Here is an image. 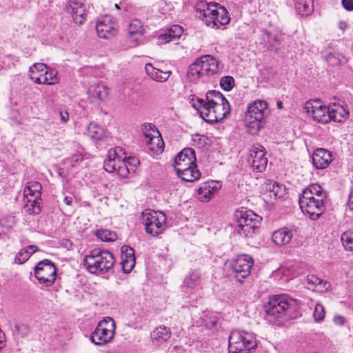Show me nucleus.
<instances>
[{"mask_svg":"<svg viewBox=\"0 0 353 353\" xmlns=\"http://www.w3.org/2000/svg\"><path fill=\"white\" fill-rule=\"evenodd\" d=\"M191 100L192 107L209 123L220 122L230 114V103L219 91H208L205 99L192 97Z\"/></svg>","mask_w":353,"mask_h":353,"instance_id":"nucleus-1","label":"nucleus"},{"mask_svg":"<svg viewBox=\"0 0 353 353\" xmlns=\"http://www.w3.org/2000/svg\"><path fill=\"white\" fill-rule=\"evenodd\" d=\"M327 192L316 183L305 188L299 197V205L303 214L312 220H317L325 212Z\"/></svg>","mask_w":353,"mask_h":353,"instance_id":"nucleus-2","label":"nucleus"},{"mask_svg":"<svg viewBox=\"0 0 353 353\" xmlns=\"http://www.w3.org/2000/svg\"><path fill=\"white\" fill-rule=\"evenodd\" d=\"M298 309L297 301L286 294L270 296L264 310L270 321L286 320L293 318Z\"/></svg>","mask_w":353,"mask_h":353,"instance_id":"nucleus-3","label":"nucleus"},{"mask_svg":"<svg viewBox=\"0 0 353 353\" xmlns=\"http://www.w3.org/2000/svg\"><path fill=\"white\" fill-rule=\"evenodd\" d=\"M196 17L212 28H219L228 24L230 18L227 10L216 3L200 1L196 7Z\"/></svg>","mask_w":353,"mask_h":353,"instance_id":"nucleus-4","label":"nucleus"},{"mask_svg":"<svg viewBox=\"0 0 353 353\" xmlns=\"http://www.w3.org/2000/svg\"><path fill=\"white\" fill-rule=\"evenodd\" d=\"M115 263L111 252L108 250L94 249L84 256L83 265L91 274L105 273L110 270Z\"/></svg>","mask_w":353,"mask_h":353,"instance_id":"nucleus-5","label":"nucleus"},{"mask_svg":"<svg viewBox=\"0 0 353 353\" xmlns=\"http://www.w3.org/2000/svg\"><path fill=\"white\" fill-rule=\"evenodd\" d=\"M219 61L211 55H204L196 59L189 66L187 72L188 79L192 82H197L200 79L212 77L219 73Z\"/></svg>","mask_w":353,"mask_h":353,"instance_id":"nucleus-6","label":"nucleus"},{"mask_svg":"<svg viewBox=\"0 0 353 353\" xmlns=\"http://www.w3.org/2000/svg\"><path fill=\"white\" fill-rule=\"evenodd\" d=\"M255 336L248 332L233 330L229 336L228 350L230 353H248L256 347Z\"/></svg>","mask_w":353,"mask_h":353,"instance_id":"nucleus-7","label":"nucleus"},{"mask_svg":"<svg viewBox=\"0 0 353 353\" xmlns=\"http://www.w3.org/2000/svg\"><path fill=\"white\" fill-rule=\"evenodd\" d=\"M254 265L252 257L248 254L239 255L234 260L225 265L228 276L234 278L237 281L243 283V279L250 274Z\"/></svg>","mask_w":353,"mask_h":353,"instance_id":"nucleus-8","label":"nucleus"},{"mask_svg":"<svg viewBox=\"0 0 353 353\" xmlns=\"http://www.w3.org/2000/svg\"><path fill=\"white\" fill-rule=\"evenodd\" d=\"M268 104L265 101L256 100L248 108L245 114V125L256 131L261 128V122L268 113Z\"/></svg>","mask_w":353,"mask_h":353,"instance_id":"nucleus-9","label":"nucleus"},{"mask_svg":"<svg viewBox=\"0 0 353 353\" xmlns=\"http://www.w3.org/2000/svg\"><path fill=\"white\" fill-rule=\"evenodd\" d=\"M167 218L164 213L150 210L143 212V223L147 233L153 236L162 234L166 228Z\"/></svg>","mask_w":353,"mask_h":353,"instance_id":"nucleus-10","label":"nucleus"},{"mask_svg":"<svg viewBox=\"0 0 353 353\" xmlns=\"http://www.w3.org/2000/svg\"><path fill=\"white\" fill-rule=\"evenodd\" d=\"M238 232L244 236L251 237L259 228L261 218L252 210L238 211Z\"/></svg>","mask_w":353,"mask_h":353,"instance_id":"nucleus-11","label":"nucleus"},{"mask_svg":"<svg viewBox=\"0 0 353 353\" xmlns=\"http://www.w3.org/2000/svg\"><path fill=\"white\" fill-rule=\"evenodd\" d=\"M115 327V323L111 317L104 318L90 334V341L97 345L110 342L114 337Z\"/></svg>","mask_w":353,"mask_h":353,"instance_id":"nucleus-12","label":"nucleus"},{"mask_svg":"<svg viewBox=\"0 0 353 353\" xmlns=\"http://www.w3.org/2000/svg\"><path fill=\"white\" fill-rule=\"evenodd\" d=\"M30 77L36 83L53 85L58 82L57 72L46 64L37 63L30 67Z\"/></svg>","mask_w":353,"mask_h":353,"instance_id":"nucleus-13","label":"nucleus"},{"mask_svg":"<svg viewBox=\"0 0 353 353\" xmlns=\"http://www.w3.org/2000/svg\"><path fill=\"white\" fill-rule=\"evenodd\" d=\"M34 275L40 283L49 287L56 280L57 269L51 261L45 259L37 264L34 268Z\"/></svg>","mask_w":353,"mask_h":353,"instance_id":"nucleus-14","label":"nucleus"},{"mask_svg":"<svg viewBox=\"0 0 353 353\" xmlns=\"http://www.w3.org/2000/svg\"><path fill=\"white\" fill-rule=\"evenodd\" d=\"M265 154L264 147L259 143H255L250 147L248 161L254 170L261 172L265 169L268 164Z\"/></svg>","mask_w":353,"mask_h":353,"instance_id":"nucleus-15","label":"nucleus"},{"mask_svg":"<svg viewBox=\"0 0 353 353\" xmlns=\"http://www.w3.org/2000/svg\"><path fill=\"white\" fill-rule=\"evenodd\" d=\"M95 28L97 35L106 39L113 37L117 32V24L114 18L110 15H105L97 20Z\"/></svg>","mask_w":353,"mask_h":353,"instance_id":"nucleus-16","label":"nucleus"},{"mask_svg":"<svg viewBox=\"0 0 353 353\" xmlns=\"http://www.w3.org/2000/svg\"><path fill=\"white\" fill-rule=\"evenodd\" d=\"M313 101V103L307 102L305 108L314 120L322 123H327L330 121V106L320 104L319 99Z\"/></svg>","mask_w":353,"mask_h":353,"instance_id":"nucleus-17","label":"nucleus"},{"mask_svg":"<svg viewBox=\"0 0 353 353\" xmlns=\"http://www.w3.org/2000/svg\"><path fill=\"white\" fill-rule=\"evenodd\" d=\"M154 128V125L151 123L145 125V129L150 131L145 132V135L147 139L146 141L149 145L150 150L156 152H162L164 143L161 137L159 134V132Z\"/></svg>","mask_w":353,"mask_h":353,"instance_id":"nucleus-18","label":"nucleus"},{"mask_svg":"<svg viewBox=\"0 0 353 353\" xmlns=\"http://www.w3.org/2000/svg\"><path fill=\"white\" fill-rule=\"evenodd\" d=\"M195 152L192 148H187L178 153L175 157L174 169L183 168L196 165Z\"/></svg>","mask_w":353,"mask_h":353,"instance_id":"nucleus-19","label":"nucleus"},{"mask_svg":"<svg viewBox=\"0 0 353 353\" xmlns=\"http://www.w3.org/2000/svg\"><path fill=\"white\" fill-rule=\"evenodd\" d=\"M332 161V153L324 148L316 149L312 155V163L316 169L327 168Z\"/></svg>","mask_w":353,"mask_h":353,"instance_id":"nucleus-20","label":"nucleus"},{"mask_svg":"<svg viewBox=\"0 0 353 353\" xmlns=\"http://www.w3.org/2000/svg\"><path fill=\"white\" fill-rule=\"evenodd\" d=\"M121 258L123 271L130 272L135 265L134 250L130 246H122Z\"/></svg>","mask_w":353,"mask_h":353,"instance_id":"nucleus-21","label":"nucleus"},{"mask_svg":"<svg viewBox=\"0 0 353 353\" xmlns=\"http://www.w3.org/2000/svg\"><path fill=\"white\" fill-rule=\"evenodd\" d=\"M183 32V29L179 25H174L170 29L160 34L158 37L159 45L165 44L171 41L179 38Z\"/></svg>","mask_w":353,"mask_h":353,"instance_id":"nucleus-22","label":"nucleus"},{"mask_svg":"<svg viewBox=\"0 0 353 353\" xmlns=\"http://www.w3.org/2000/svg\"><path fill=\"white\" fill-rule=\"evenodd\" d=\"M145 70L148 75L156 81L164 82L168 79L171 74L170 70H162L154 67L152 63H147Z\"/></svg>","mask_w":353,"mask_h":353,"instance_id":"nucleus-23","label":"nucleus"},{"mask_svg":"<svg viewBox=\"0 0 353 353\" xmlns=\"http://www.w3.org/2000/svg\"><path fill=\"white\" fill-rule=\"evenodd\" d=\"M68 12L75 23L81 25L85 20L84 5L79 2H71L69 5Z\"/></svg>","mask_w":353,"mask_h":353,"instance_id":"nucleus-24","label":"nucleus"},{"mask_svg":"<svg viewBox=\"0 0 353 353\" xmlns=\"http://www.w3.org/2000/svg\"><path fill=\"white\" fill-rule=\"evenodd\" d=\"M176 172L182 180L187 182H193L201 176V172L197 169L196 165L183 168H178Z\"/></svg>","mask_w":353,"mask_h":353,"instance_id":"nucleus-25","label":"nucleus"},{"mask_svg":"<svg viewBox=\"0 0 353 353\" xmlns=\"http://www.w3.org/2000/svg\"><path fill=\"white\" fill-rule=\"evenodd\" d=\"M122 152L121 148H118L115 150H110L108 151V158L105 160L103 163L104 169L108 172H114L118 166L117 161L122 160L121 157L119 156V152Z\"/></svg>","mask_w":353,"mask_h":353,"instance_id":"nucleus-26","label":"nucleus"},{"mask_svg":"<svg viewBox=\"0 0 353 353\" xmlns=\"http://www.w3.org/2000/svg\"><path fill=\"white\" fill-rule=\"evenodd\" d=\"M292 232L287 228H283L274 231L272 238L273 242L278 245L288 244L292 238Z\"/></svg>","mask_w":353,"mask_h":353,"instance_id":"nucleus-27","label":"nucleus"},{"mask_svg":"<svg viewBox=\"0 0 353 353\" xmlns=\"http://www.w3.org/2000/svg\"><path fill=\"white\" fill-rule=\"evenodd\" d=\"M171 336V332L169 327L160 325L156 327L150 334L153 343L161 344L167 341Z\"/></svg>","mask_w":353,"mask_h":353,"instance_id":"nucleus-28","label":"nucleus"},{"mask_svg":"<svg viewBox=\"0 0 353 353\" xmlns=\"http://www.w3.org/2000/svg\"><path fill=\"white\" fill-rule=\"evenodd\" d=\"M281 272L286 279H292L302 273L301 264L296 262L287 263L280 269Z\"/></svg>","mask_w":353,"mask_h":353,"instance_id":"nucleus-29","label":"nucleus"},{"mask_svg":"<svg viewBox=\"0 0 353 353\" xmlns=\"http://www.w3.org/2000/svg\"><path fill=\"white\" fill-rule=\"evenodd\" d=\"M307 282L313 288L314 291L318 292H323L327 291L330 284L314 274H309L307 276Z\"/></svg>","mask_w":353,"mask_h":353,"instance_id":"nucleus-30","label":"nucleus"},{"mask_svg":"<svg viewBox=\"0 0 353 353\" xmlns=\"http://www.w3.org/2000/svg\"><path fill=\"white\" fill-rule=\"evenodd\" d=\"M184 285L190 289L199 287L201 284V273L199 270H191L183 281Z\"/></svg>","mask_w":353,"mask_h":353,"instance_id":"nucleus-31","label":"nucleus"},{"mask_svg":"<svg viewBox=\"0 0 353 353\" xmlns=\"http://www.w3.org/2000/svg\"><path fill=\"white\" fill-rule=\"evenodd\" d=\"M349 112L341 105L334 103L332 106H330V121L341 122L343 119L347 118Z\"/></svg>","mask_w":353,"mask_h":353,"instance_id":"nucleus-32","label":"nucleus"},{"mask_svg":"<svg viewBox=\"0 0 353 353\" xmlns=\"http://www.w3.org/2000/svg\"><path fill=\"white\" fill-rule=\"evenodd\" d=\"M88 92L92 97L103 100L108 97V88L102 83H96L89 88Z\"/></svg>","mask_w":353,"mask_h":353,"instance_id":"nucleus-33","label":"nucleus"},{"mask_svg":"<svg viewBox=\"0 0 353 353\" xmlns=\"http://www.w3.org/2000/svg\"><path fill=\"white\" fill-rule=\"evenodd\" d=\"M295 9L301 16H308L312 11V0H294Z\"/></svg>","mask_w":353,"mask_h":353,"instance_id":"nucleus-34","label":"nucleus"},{"mask_svg":"<svg viewBox=\"0 0 353 353\" xmlns=\"http://www.w3.org/2000/svg\"><path fill=\"white\" fill-rule=\"evenodd\" d=\"M143 28L141 22L138 19H134L130 21L128 26V34L134 37V41H138L143 34Z\"/></svg>","mask_w":353,"mask_h":353,"instance_id":"nucleus-35","label":"nucleus"},{"mask_svg":"<svg viewBox=\"0 0 353 353\" xmlns=\"http://www.w3.org/2000/svg\"><path fill=\"white\" fill-rule=\"evenodd\" d=\"M24 209L28 214H39L41 211V198L39 199H26Z\"/></svg>","mask_w":353,"mask_h":353,"instance_id":"nucleus-36","label":"nucleus"},{"mask_svg":"<svg viewBox=\"0 0 353 353\" xmlns=\"http://www.w3.org/2000/svg\"><path fill=\"white\" fill-rule=\"evenodd\" d=\"M216 192V188L210 186V185L205 183L197 190L199 199L201 201H207L211 199L212 196Z\"/></svg>","mask_w":353,"mask_h":353,"instance_id":"nucleus-37","label":"nucleus"},{"mask_svg":"<svg viewBox=\"0 0 353 353\" xmlns=\"http://www.w3.org/2000/svg\"><path fill=\"white\" fill-rule=\"evenodd\" d=\"M95 235L105 242H113L117 239L116 232L106 229L97 230L95 232Z\"/></svg>","mask_w":353,"mask_h":353,"instance_id":"nucleus-38","label":"nucleus"},{"mask_svg":"<svg viewBox=\"0 0 353 353\" xmlns=\"http://www.w3.org/2000/svg\"><path fill=\"white\" fill-rule=\"evenodd\" d=\"M87 132L88 136L94 140H100L103 137V129L96 123L91 122L88 125Z\"/></svg>","mask_w":353,"mask_h":353,"instance_id":"nucleus-39","label":"nucleus"},{"mask_svg":"<svg viewBox=\"0 0 353 353\" xmlns=\"http://www.w3.org/2000/svg\"><path fill=\"white\" fill-rule=\"evenodd\" d=\"M266 189L269 190L270 196H274L279 198L283 196L285 191L283 185L272 181H270L266 184Z\"/></svg>","mask_w":353,"mask_h":353,"instance_id":"nucleus-40","label":"nucleus"},{"mask_svg":"<svg viewBox=\"0 0 353 353\" xmlns=\"http://www.w3.org/2000/svg\"><path fill=\"white\" fill-rule=\"evenodd\" d=\"M201 320L202 321L203 325H205L208 329L214 327L216 326L217 323V317L210 312L203 313V316L201 317Z\"/></svg>","mask_w":353,"mask_h":353,"instance_id":"nucleus-41","label":"nucleus"},{"mask_svg":"<svg viewBox=\"0 0 353 353\" xmlns=\"http://www.w3.org/2000/svg\"><path fill=\"white\" fill-rule=\"evenodd\" d=\"M341 241L345 250H353V232H343L341 236Z\"/></svg>","mask_w":353,"mask_h":353,"instance_id":"nucleus-42","label":"nucleus"},{"mask_svg":"<svg viewBox=\"0 0 353 353\" xmlns=\"http://www.w3.org/2000/svg\"><path fill=\"white\" fill-rule=\"evenodd\" d=\"M118 166L116 169L115 172L121 177L125 178L131 172L128 165L125 159L119 160L117 161Z\"/></svg>","mask_w":353,"mask_h":353,"instance_id":"nucleus-43","label":"nucleus"},{"mask_svg":"<svg viewBox=\"0 0 353 353\" xmlns=\"http://www.w3.org/2000/svg\"><path fill=\"white\" fill-rule=\"evenodd\" d=\"M220 85L225 91L231 90L234 85V79L231 76H225L221 79Z\"/></svg>","mask_w":353,"mask_h":353,"instance_id":"nucleus-44","label":"nucleus"},{"mask_svg":"<svg viewBox=\"0 0 353 353\" xmlns=\"http://www.w3.org/2000/svg\"><path fill=\"white\" fill-rule=\"evenodd\" d=\"M325 310L320 303H316L314 310L313 316L316 321H321L325 317Z\"/></svg>","mask_w":353,"mask_h":353,"instance_id":"nucleus-45","label":"nucleus"},{"mask_svg":"<svg viewBox=\"0 0 353 353\" xmlns=\"http://www.w3.org/2000/svg\"><path fill=\"white\" fill-rule=\"evenodd\" d=\"M31 256V253L28 250H21L18 252L14 258V261L17 264H23Z\"/></svg>","mask_w":353,"mask_h":353,"instance_id":"nucleus-46","label":"nucleus"},{"mask_svg":"<svg viewBox=\"0 0 353 353\" xmlns=\"http://www.w3.org/2000/svg\"><path fill=\"white\" fill-rule=\"evenodd\" d=\"M26 185H30V188L33 190V192H34V197L35 199H39L41 198V185L40 183L37 181H30L28 182Z\"/></svg>","mask_w":353,"mask_h":353,"instance_id":"nucleus-47","label":"nucleus"},{"mask_svg":"<svg viewBox=\"0 0 353 353\" xmlns=\"http://www.w3.org/2000/svg\"><path fill=\"white\" fill-rule=\"evenodd\" d=\"M125 161L131 172H134L135 168L139 165V161L136 157H130L127 160H125Z\"/></svg>","mask_w":353,"mask_h":353,"instance_id":"nucleus-48","label":"nucleus"},{"mask_svg":"<svg viewBox=\"0 0 353 353\" xmlns=\"http://www.w3.org/2000/svg\"><path fill=\"white\" fill-rule=\"evenodd\" d=\"M23 196L25 199H34V192H33V190L30 188V185H25Z\"/></svg>","mask_w":353,"mask_h":353,"instance_id":"nucleus-49","label":"nucleus"},{"mask_svg":"<svg viewBox=\"0 0 353 353\" xmlns=\"http://www.w3.org/2000/svg\"><path fill=\"white\" fill-rule=\"evenodd\" d=\"M327 61L331 65H337L340 63L339 59L331 53L327 55Z\"/></svg>","mask_w":353,"mask_h":353,"instance_id":"nucleus-50","label":"nucleus"},{"mask_svg":"<svg viewBox=\"0 0 353 353\" xmlns=\"http://www.w3.org/2000/svg\"><path fill=\"white\" fill-rule=\"evenodd\" d=\"M343 8L348 10H353V0H341Z\"/></svg>","mask_w":353,"mask_h":353,"instance_id":"nucleus-51","label":"nucleus"},{"mask_svg":"<svg viewBox=\"0 0 353 353\" xmlns=\"http://www.w3.org/2000/svg\"><path fill=\"white\" fill-rule=\"evenodd\" d=\"M272 34L269 31L264 30L263 31V39H268L269 42H271L272 41H274L275 42H279V41L275 37H272Z\"/></svg>","mask_w":353,"mask_h":353,"instance_id":"nucleus-52","label":"nucleus"},{"mask_svg":"<svg viewBox=\"0 0 353 353\" xmlns=\"http://www.w3.org/2000/svg\"><path fill=\"white\" fill-rule=\"evenodd\" d=\"M334 322L339 325H343L345 323V319L343 316H336L334 318Z\"/></svg>","mask_w":353,"mask_h":353,"instance_id":"nucleus-53","label":"nucleus"},{"mask_svg":"<svg viewBox=\"0 0 353 353\" xmlns=\"http://www.w3.org/2000/svg\"><path fill=\"white\" fill-rule=\"evenodd\" d=\"M60 117L62 121L67 122L69 119V114L67 111H60Z\"/></svg>","mask_w":353,"mask_h":353,"instance_id":"nucleus-54","label":"nucleus"},{"mask_svg":"<svg viewBox=\"0 0 353 353\" xmlns=\"http://www.w3.org/2000/svg\"><path fill=\"white\" fill-rule=\"evenodd\" d=\"M73 201V196L72 195L65 196L63 198V202L65 205L71 206Z\"/></svg>","mask_w":353,"mask_h":353,"instance_id":"nucleus-55","label":"nucleus"},{"mask_svg":"<svg viewBox=\"0 0 353 353\" xmlns=\"http://www.w3.org/2000/svg\"><path fill=\"white\" fill-rule=\"evenodd\" d=\"M347 205L349 206V208L351 210H353V190L350 192L349 194Z\"/></svg>","mask_w":353,"mask_h":353,"instance_id":"nucleus-56","label":"nucleus"},{"mask_svg":"<svg viewBox=\"0 0 353 353\" xmlns=\"http://www.w3.org/2000/svg\"><path fill=\"white\" fill-rule=\"evenodd\" d=\"M338 27L340 30L344 31L348 28V24L346 21H340L338 23Z\"/></svg>","mask_w":353,"mask_h":353,"instance_id":"nucleus-57","label":"nucleus"},{"mask_svg":"<svg viewBox=\"0 0 353 353\" xmlns=\"http://www.w3.org/2000/svg\"><path fill=\"white\" fill-rule=\"evenodd\" d=\"M28 251L30 252V253H31V254H32L34 253V252L37 250V246H35V245H30V246L28 247Z\"/></svg>","mask_w":353,"mask_h":353,"instance_id":"nucleus-58","label":"nucleus"},{"mask_svg":"<svg viewBox=\"0 0 353 353\" xmlns=\"http://www.w3.org/2000/svg\"><path fill=\"white\" fill-rule=\"evenodd\" d=\"M15 328H16L17 330L19 331L20 330V328H25V329H26V325L19 326V325H17L15 326Z\"/></svg>","mask_w":353,"mask_h":353,"instance_id":"nucleus-59","label":"nucleus"},{"mask_svg":"<svg viewBox=\"0 0 353 353\" xmlns=\"http://www.w3.org/2000/svg\"><path fill=\"white\" fill-rule=\"evenodd\" d=\"M277 107L281 109L282 108V102H278L277 103Z\"/></svg>","mask_w":353,"mask_h":353,"instance_id":"nucleus-60","label":"nucleus"},{"mask_svg":"<svg viewBox=\"0 0 353 353\" xmlns=\"http://www.w3.org/2000/svg\"><path fill=\"white\" fill-rule=\"evenodd\" d=\"M3 183H6V181H0V185H1V184H3Z\"/></svg>","mask_w":353,"mask_h":353,"instance_id":"nucleus-61","label":"nucleus"},{"mask_svg":"<svg viewBox=\"0 0 353 353\" xmlns=\"http://www.w3.org/2000/svg\"><path fill=\"white\" fill-rule=\"evenodd\" d=\"M115 7L116 8H119V6L117 4H115Z\"/></svg>","mask_w":353,"mask_h":353,"instance_id":"nucleus-62","label":"nucleus"}]
</instances>
